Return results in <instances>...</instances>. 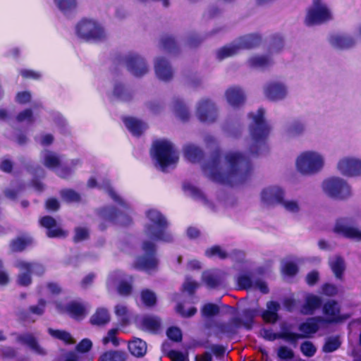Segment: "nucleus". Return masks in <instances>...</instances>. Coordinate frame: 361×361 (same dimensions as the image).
<instances>
[{"instance_id": "4c0bfd02", "label": "nucleus", "mask_w": 361, "mask_h": 361, "mask_svg": "<svg viewBox=\"0 0 361 361\" xmlns=\"http://www.w3.org/2000/svg\"><path fill=\"white\" fill-rule=\"evenodd\" d=\"M128 350L133 356L142 357L147 353V343L142 339L135 338L128 343Z\"/></svg>"}, {"instance_id": "338daca9", "label": "nucleus", "mask_w": 361, "mask_h": 361, "mask_svg": "<svg viewBox=\"0 0 361 361\" xmlns=\"http://www.w3.org/2000/svg\"><path fill=\"white\" fill-rule=\"evenodd\" d=\"M118 330L117 329H110L108 331L107 335L103 338V339H102L103 343L104 345H106L109 342H111L114 346H118L119 345V341H118V338H116V334L118 333Z\"/></svg>"}, {"instance_id": "58836bf2", "label": "nucleus", "mask_w": 361, "mask_h": 361, "mask_svg": "<svg viewBox=\"0 0 361 361\" xmlns=\"http://www.w3.org/2000/svg\"><path fill=\"white\" fill-rule=\"evenodd\" d=\"M323 312L325 315L329 317V322H334L339 319L340 307L338 303L335 300H329L323 307Z\"/></svg>"}, {"instance_id": "f3484780", "label": "nucleus", "mask_w": 361, "mask_h": 361, "mask_svg": "<svg viewBox=\"0 0 361 361\" xmlns=\"http://www.w3.org/2000/svg\"><path fill=\"white\" fill-rule=\"evenodd\" d=\"M123 61L128 71L135 77H142L149 71L145 60L137 54L129 53Z\"/></svg>"}, {"instance_id": "052dcab7", "label": "nucleus", "mask_w": 361, "mask_h": 361, "mask_svg": "<svg viewBox=\"0 0 361 361\" xmlns=\"http://www.w3.org/2000/svg\"><path fill=\"white\" fill-rule=\"evenodd\" d=\"M206 256L211 257L213 256H218L220 259H224L228 257V254L220 246L215 245L205 251Z\"/></svg>"}, {"instance_id": "4468645a", "label": "nucleus", "mask_w": 361, "mask_h": 361, "mask_svg": "<svg viewBox=\"0 0 361 361\" xmlns=\"http://www.w3.org/2000/svg\"><path fill=\"white\" fill-rule=\"evenodd\" d=\"M286 193V190L280 185H269L262 190L260 200L264 205L275 207L280 205Z\"/></svg>"}, {"instance_id": "9d476101", "label": "nucleus", "mask_w": 361, "mask_h": 361, "mask_svg": "<svg viewBox=\"0 0 361 361\" xmlns=\"http://www.w3.org/2000/svg\"><path fill=\"white\" fill-rule=\"evenodd\" d=\"M142 248L145 254L137 258L135 267L147 272L157 270L159 260L156 257L155 244L152 241L145 240Z\"/></svg>"}, {"instance_id": "5fc2aeb1", "label": "nucleus", "mask_w": 361, "mask_h": 361, "mask_svg": "<svg viewBox=\"0 0 361 361\" xmlns=\"http://www.w3.org/2000/svg\"><path fill=\"white\" fill-rule=\"evenodd\" d=\"M48 332L52 337H54L61 341H63L64 343H66L67 344H71V343H75L71 335L66 331L54 330V329L49 328L48 329Z\"/></svg>"}, {"instance_id": "473e14b6", "label": "nucleus", "mask_w": 361, "mask_h": 361, "mask_svg": "<svg viewBox=\"0 0 361 361\" xmlns=\"http://www.w3.org/2000/svg\"><path fill=\"white\" fill-rule=\"evenodd\" d=\"M322 305L320 297L312 294H308L305 297V303L301 307V313L303 314H312Z\"/></svg>"}, {"instance_id": "a878e982", "label": "nucleus", "mask_w": 361, "mask_h": 361, "mask_svg": "<svg viewBox=\"0 0 361 361\" xmlns=\"http://www.w3.org/2000/svg\"><path fill=\"white\" fill-rule=\"evenodd\" d=\"M39 222L42 226L48 229L47 235L49 238H63L66 235L64 231L56 226V221L53 217L45 216L40 219Z\"/></svg>"}, {"instance_id": "1a4fd4ad", "label": "nucleus", "mask_w": 361, "mask_h": 361, "mask_svg": "<svg viewBox=\"0 0 361 361\" xmlns=\"http://www.w3.org/2000/svg\"><path fill=\"white\" fill-rule=\"evenodd\" d=\"M322 190L330 197L345 200L352 196V190L348 183L339 177H332L323 181Z\"/></svg>"}, {"instance_id": "6e6552de", "label": "nucleus", "mask_w": 361, "mask_h": 361, "mask_svg": "<svg viewBox=\"0 0 361 361\" xmlns=\"http://www.w3.org/2000/svg\"><path fill=\"white\" fill-rule=\"evenodd\" d=\"M42 156L44 166L54 170L59 176L64 178L71 173L72 168L79 163L78 159L63 162L61 157L50 151H44Z\"/></svg>"}, {"instance_id": "c756f323", "label": "nucleus", "mask_w": 361, "mask_h": 361, "mask_svg": "<svg viewBox=\"0 0 361 361\" xmlns=\"http://www.w3.org/2000/svg\"><path fill=\"white\" fill-rule=\"evenodd\" d=\"M15 266L20 271L17 280L18 283L22 286H29L32 283L31 272L29 271L30 268L29 262L18 260L15 263Z\"/></svg>"}, {"instance_id": "37998d69", "label": "nucleus", "mask_w": 361, "mask_h": 361, "mask_svg": "<svg viewBox=\"0 0 361 361\" xmlns=\"http://www.w3.org/2000/svg\"><path fill=\"white\" fill-rule=\"evenodd\" d=\"M109 320V314L107 310L103 307L98 308L90 319L91 324L97 326L105 325Z\"/></svg>"}, {"instance_id": "2f4dec72", "label": "nucleus", "mask_w": 361, "mask_h": 361, "mask_svg": "<svg viewBox=\"0 0 361 361\" xmlns=\"http://www.w3.org/2000/svg\"><path fill=\"white\" fill-rule=\"evenodd\" d=\"M123 122L134 136H140L147 128V125L145 122L133 117L124 118Z\"/></svg>"}, {"instance_id": "a211bd4d", "label": "nucleus", "mask_w": 361, "mask_h": 361, "mask_svg": "<svg viewBox=\"0 0 361 361\" xmlns=\"http://www.w3.org/2000/svg\"><path fill=\"white\" fill-rule=\"evenodd\" d=\"M336 168L339 173L348 177L361 175V159L354 157H344L340 159Z\"/></svg>"}, {"instance_id": "774afa93", "label": "nucleus", "mask_w": 361, "mask_h": 361, "mask_svg": "<svg viewBox=\"0 0 361 361\" xmlns=\"http://www.w3.org/2000/svg\"><path fill=\"white\" fill-rule=\"evenodd\" d=\"M89 237V230L84 227H78L75 230L73 240L78 243L87 239Z\"/></svg>"}, {"instance_id": "6e6d98bb", "label": "nucleus", "mask_w": 361, "mask_h": 361, "mask_svg": "<svg viewBox=\"0 0 361 361\" xmlns=\"http://www.w3.org/2000/svg\"><path fill=\"white\" fill-rule=\"evenodd\" d=\"M142 326L147 330L155 331L160 327V319L157 317L148 316L142 319Z\"/></svg>"}, {"instance_id": "864d4df0", "label": "nucleus", "mask_w": 361, "mask_h": 361, "mask_svg": "<svg viewBox=\"0 0 361 361\" xmlns=\"http://www.w3.org/2000/svg\"><path fill=\"white\" fill-rule=\"evenodd\" d=\"M341 342L338 336H330L326 338L322 348L324 353H332L341 346Z\"/></svg>"}, {"instance_id": "7c9ffc66", "label": "nucleus", "mask_w": 361, "mask_h": 361, "mask_svg": "<svg viewBox=\"0 0 361 361\" xmlns=\"http://www.w3.org/2000/svg\"><path fill=\"white\" fill-rule=\"evenodd\" d=\"M239 50L252 49L260 44L261 37L257 34L244 35L235 39Z\"/></svg>"}, {"instance_id": "c03bdc74", "label": "nucleus", "mask_w": 361, "mask_h": 361, "mask_svg": "<svg viewBox=\"0 0 361 361\" xmlns=\"http://www.w3.org/2000/svg\"><path fill=\"white\" fill-rule=\"evenodd\" d=\"M66 312L73 318L80 319L85 314V306L78 302H71L66 306Z\"/></svg>"}, {"instance_id": "3c124183", "label": "nucleus", "mask_w": 361, "mask_h": 361, "mask_svg": "<svg viewBox=\"0 0 361 361\" xmlns=\"http://www.w3.org/2000/svg\"><path fill=\"white\" fill-rule=\"evenodd\" d=\"M173 110L176 116L182 121H186L190 116L189 111L182 100L177 99L173 102Z\"/></svg>"}, {"instance_id": "39448f33", "label": "nucleus", "mask_w": 361, "mask_h": 361, "mask_svg": "<svg viewBox=\"0 0 361 361\" xmlns=\"http://www.w3.org/2000/svg\"><path fill=\"white\" fill-rule=\"evenodd\" d=\"M146 214L149 222L145 226V234L154 241L171 242L173 236L166 231L168 226L166 218L157 209H149Z\"/></svg>"}, {"instance_id": "e433bc0d", "label": "nucleus", "mask_w": 361, "mask_h": 361, "mask_svg": "<svg viewBox=\"0 0 361 361\" xmlns=\"http://www.w3.org/2000/svg\"><path fill=\"white\" fill-rule=\"evenodd\" d=\"M240 51L235 41L226 44L216 51V56L219 61L224 60L228 57L233 56L238 54Z\"/></svg>"}, {"instance_id": "aec40b11", "label": "nucleus", "mask_w": 361, "mask_h": 361, "mask_svg": "<svg viewBox=\"0 0 361 361\" xmlns=\"http://www.w3.org/2000/svg\"><path fill=\"white\" fill-rule=\"evenodd\" d=\"M241 327V320L239 317H233L228 322H218L215 324L214 334L220 338L222 335L232 336Z\"/></svg>"}, {"instance_id": "b1692460", "label": "nucleus", "mask_w": 361, "mask_h": 361, "mask_svg": "<svg viewBox=\"0 0 361 361\" xmlns=\"http://www.w3.org/2000/svg\"><path fill=\"white\" fill-rule=\"evenodd\" d=\"M227 102L233 107H238L244 104L245 95L243 90L236 86L230 87L225 92Z\"/></svg>"}, {"instance_id": "0eeeda50", "label": "nucleus", "mask_w": 361, "mask_h": 361, "mask_svg": "<svg viewBox=\"0 0 361 361\" xmlns=\"http://www.w3.org/2000/svg\"><path fill=\"white\" fill-rule=\"evenodd\" d=\"M77 36L87 42H102L108 35L103 25L91 18H83L75 25Z\"/></svg>"}, {"instance_id": "7ed1b4c3", "label": "nucleus", "mask_w": 361, "mask_h": 361, "mask_svg": "<svg viewBox=\"0 0 361 361\" xmlns=\"http://www.w3.org/2000/svg\"><path fill=\"white\" fill-rule=\"evenodd\" d=\"M151 155L155 166L163 172L176 166L179 154L172 142L166 140H156L152 144Z\"/></svg>"}, {"instance_id": "20e7f679", "label": "nucleus", "mask_w": 361, "mask_h": 361, "mask_svg": "<svg viewBox=\"0 0 361 361\" xmlns=\"http://www.w3.org/2000/svg\"><path fill=\"white\" fill-rule=\"evenodd\" d=\"M102 187L106 190L109 195L124 209V211L118 212L114 207H106L99 211L101 218L116 224L128 225L131 221L128 214V210L130 209L128 204L116 194L108 180L104 183Z\"/></svg>"}, {"instance_id": "ea45409f", "label": "nucleus", "mask_w": 361, "mask_h": 361, "mask_svg": "<svg viewBox=\"0 0 361 361\" xmlns=\"http://www.w3.org/2000/svg\"><path fill=\"white\" fill-rule=\"evenodd\" d=\"M279 206L286 212L294 215L298 214L301 211V204L296 199H286L285 197Z\"/></svg>"}, {"instance_id": "cd10ccee", "label": "nucleus", "mask_w": 361, "mask_h": 361, "mask_svg": "<svg viewBox=\"0 0 361 361\" xmlns=\"http://www.w3.org/2000/svg\"><path fill=\"white\" fill-rule=\"evenodd\" d=\"M18 341L27 345L36 354L44 356L47 355L46 350L37 342L35 336L30 333H25L18 336Z\"/></svg>"}, {"instance_id": "e2e57ef3", "label": "nucleus", "mask_w": 361, "mask_h": 361, "mask_svg": "<svg viewBox=\"0 0 361 361\" xmlns=\"http://www.w3.org/2000/svg\"><path fill=\"white\" fill-rule=\"evenodd\" d=\"M300 350L305 356L311 357L314 355L317 348L312 342L305 341L300 345Z\"/></svg>"}, {"instance_id": "72a5a7b5", "label": "nucleus", "mask_w": 361, "mask_h": 361, "mask_svg": "<svg viewBox=\"0 0 361 361\" xmlns=\"http://www.w3.org/2000/svg\"><path fill=\"white\" fill-rule=\"evenodd\" d=\"M322 317H312L309 319L306 322L301 324L299 326V330L304 334L300 335V338H304L307 336L309 334L316 333L319 329V322H322Z\"/></svg>"}, {"instance_id": "69168bd1", "label": "nucleus", "mask_w": 361, "mask_h": 361, "mask_svg": "<svg viewBox=\"0 0 361 361\" xmlns=\"http://www.w3.org/2000/svg\"><path fill=\"white\" fill-rule=\"evenodd\" d=\"M277 355L281 360H288L294 357V352L291 348L283 345L278 348Z\"/></svg>"}, {"instance_id": "412c9836", "label": "nucleus", "mask_w": 361, "mask_h": 361, "mask_svg": "<svg viewBox=\"0 0 361 361\" xmlns=\"http://www.w3.org/2000/svg\"><path fill=\"white\" fill-rule=\"evenodd\" d=\"M306 130V121L301 118H295L287 123L283 135L288 139L297 138L303 135Z\"/></svg>"}, {"instance_id": "ddd939ff", "label": "nucleus", "mask_w": 361, "mask_h": 361, "mask_svg": "<svg viewBox=\"0 0 361 361\" xmlns=\"http://www.w3.org/2000/svg\"><path fill=\"white\" fill-rule=\"evenodd\" d=\"M356 221L353 217L338 219L334 226V232L345 238L361 241V231L356 226Z\"/></svg>"}, {"instance_id": "a18cd8bd", "label": "nucleus", "mask_w": 361, "mask_h": 361, "mask_svg": "<svg viewBox=\"0 0 361 361\" xmlns=\"http://www.w3.org/2000/svg\"><path fill=\"white\" fill-rule=\"evenodd\" d=\"M114 95L119 100L130 101L133 97V92L121 83H116L114 88Z\"/></svg>"}, {"instance_id": "09e8293b", "label": "nucleus", "mask_w": 361, "mask_h": 361, "mask_svg": "<svg viewBox=\"0 0 361 361\" xmlns=\"http://www.w3.org/2000/svg\"><path fill=\"white\" fill-rule=\"evenodd\" d=\"M223 130L228 137H238L241 134L242 126L237 122L227 121L223 126Z\"/></svg>"}, {"instance_id": "0e129e2a", "label": "nucleus", "mask_w": 361, "mask_h": 361, "mask_svg": "<svg viewBox=\"0 0 361 361\" xmlns=\"http://www.w3.org/2000/svg\"><path fill=\"white\" fill-rule=\"evenodd\" d=\"M283 40L281 37H276L273 39L269 49V52L271 54L280 52L283 48Z\"/></svg>"}, {"instance_id": "13d9d810", "label": "nucleus", "mask_w": 361, "mask_h": 361, "mask_svg": "<svg viewBox=\"0 0 361 361\" xmlns=\"http://www.w3.org/2000/svg\"><path fill=\"white\" fill-rule=\"evenodd\" d=\"M32 238L30 237L18 238L11 243V249L13 251H22L28 245L32 243Z\"/></svg>"}, {"instance_id": "bb28decb", "label": "nucleus", "mask_w": 361, "mask_h": 361, "mask_svg": "<svg viewBox=\"0 0 361 361\" xmlns=\"http://www.w3.org/2000/svg\"><path fill=\"white\" fill-rule=\"evenodd\" d=\"M247 65L254 69L264 71L274 64V61L269 55H254L247 61Z\"/></svg>"}, {"instance_id": "9b49d317", "label": "nucleus", "mask_w": 361, "mask_h": 361, "mask_svg": "<svg viewBox=\"0 0 361 361\" xmlns=\"http://www.w3.org/2000/svg\"><path fill=\"white\" fill-rule=\"evenodd\" d=\"M331 19L332 14L326 4L322 0H313L312 6L308 10L305 18L306 25H319Z\"/></svg>"}, {"instance_id": "2eb2a0df", "label": "nucleus", "mask_w": 361, "mask_h": 361, "mask_svg": "<svg viewBox=\"0 0 361 361\" xmlns=\"http://www.w3.org/2000/svg\"><path fill=\"white\" fill-rule=\"evenodd\" d=\"M196 115L202 122L214 123L218 118V109L211 99H202L197 104Z\"/></svg>"}, {"instance_id": "bf43d9fd", "label": "nucleus", "mask_w": 361, "mask_h": 361, "mask_svg": "<svg viewBox=\"0 0 361 361\" xmlns=\"http://www.w3.org/2000/svg\"><path fill=\"white\" fill-rule=\"evenodd\" d=\"M61 195L63 200L68 202H77L80 200V195L71 189L61 190Z\"/></svg>"}, {"instance_id": "f8f14e48", "label": "nucleus", "mask_w": 361, "mask_h": 361, "mask_svg": "<svg viewBox=\"0 0 361 361\" xmlns=\"http://www.w3.org/2000/svg\"><path fill=\"white\" fill-rule=\"evenodd\" d=\"M264 97L271 102H280L286 99L289 94L287 84L281 80H271L263 87Z\"/></svg>"}, {"instance_id": "f03ea898", "label": "nucleus", "mask_w": 361, "mask_h": 361, "mask_svg": "<svg viewBox=\"0 0 361 361\" xmlns=\"http://www.w3.org/2000/svg\"><path fill=\"white\" fill-rule=\"evenodd\" d=\"M264 114L265 110L259 108L255 113L249 114V118L252 120L249 127L252 140V145L250 148L252 154H261L267 149L266 140L271 128L264 119Z\"/></svg>"}, {"instance_id": "6ab92c4d", "label": "nucleus", "mask_w": 361, "mask_h": 361, "mask_svg": "<svg viewBox=\"0 0 361 361\" xmlns=\"http://www.w3.org/2000/svg\"><path fill=\"white\" fill-rule=\"evenodd\" d=\"M236 282L239 289H259L262 293L269 292V288L263 281L259 279H254L251 272H243L238 274Z\"/></svg>"}, {"instance_id": "603ef678", "label": "nucleus", "mask_w": 361, "mask_h": 361, "mask_svg": "<svg viewBox=\"0 0 361 361\" xmlns=\"http://www.w3.org/2000/svg\"><path fill=\"white\" fill-rule=\"evenodd\" d=\"M56 7L65 15L76 8V0H54Z\"/></svg>"}, {"instance_id": "680f3d73", "label": "nucleus", "mask_w": 361, "mask_h": 361, "mask_svg": "<svg viewBox=\"0 0 361 361\" xmlns=\"http://www.w3.org/2000/svg\"><path fill=\"white\" fill-rule=\"evenodd\" d=\"M219 307L213 303H207L202 308V314L204 317H209L217 315L219 313Z\"/></svg>"}, {"instance_id": "a19ab883", "label": "nucleus", "mask_w": 361, "mask_h": 361, "mask_svg": "<svg viewBox=\"0 0 361 361\" xmlns=\"http://www.w3.org/2000/svg\"><path fill=\"white\" fill-rule=\"evenodd\" d=\"M128 355L122 350H109L102 353L99 361H126Z\"/></svg>"}, {"instance_id": "423d86ee", "label": "nucleus", "mask_w": 361, "mask_h": 361, "mask_svg": "<svg viewBox=\"0 0 361 361\" xmlns=\"http://www.w3.org/2000/svg\"><path fill=\"white\" fill-rule=\"evenodd\" d=\"M324 164V156L314 150L301 152L295 161L297 170L305 176H313L319 173L323 169Z\"/></svg>"}, {"instance_id": "f257e3e1", "label": "nucleus", "mask_w": 361, "mask_h": 361, "mask_svg": "<svg viewBox=\"0 0 361 361\" xmlns=\"http://www.w3.org/2000/svg\"><path fill=\"white\" fill-rule=\"evenodd\" d=\"M252 170L249 159L237 152H228L221 161L220 152L215 151L202 165L204 175L214 182L235 185L245 182Z\"/></svg>"}, {"instance_id": "4d7b16f0", "label": "nucleus", "mask_w": 361, "mask_h": 361, "mask_svg": "<svg viewBox=\"0 0 361 361\" xmlns=\"http://www.w3.org/2000/svg\"><path fill=\"white\" fill-rule=\"evenodd\" d=\"M141 300L145 305L152 307L155 305L157 297L153 291L145 289L141 292Z\"/></svg>"}, {"instance_id": "f704fd0d", "label": "nucleus", "mask_w": 361, "mask_h": 361, "mask_svg": "<svg viewBox=\"0 0 361 361\" xmlns=\"http://www.w3.org/2000/svg\"><path fill=\"white\" fill-rule=\"evenodd\" d=\"M46 305V301L43 299H40L37 305H32L29 307V311H20L18 312V315L19 318L24 321H31L34 322V319H31L30 317V314H34L38 316L43 314L44 312V307Z\"/></svg>"}, {"instance_id": "393cba45", "label": "nucleus", "mask_w": 361, "mask_h": 361, "mask_svg": "<svg viewBox=\"0 0 361 361\" xmlns=\"http://www.w3.org/2000/svg\"><path fill=\"white\" fill-rule=\"evenodd\" d=\"M281 333H274L271 329H264L262 334L265 339L271 341L281 338L287 341L295 342L300 337L298 334L286 331L283 324L281 325Z\"/></svg>"}, {"instance_id": "c9c22d12", "label": "nucleus", "mask_w": 361, "mask_h": 361, "mask_svg": "<svg viewBox=\"0 0 361 361\" xmlns=\"http://www.w3.org/2000/svg\"><path fill=\"white\" fill-rule=\"evenodd\" d=\"M184 157L192 163L198 162L203 157L202 150L194 144H187L183 147Z\"/></svg>"}, {"instance_id": "79ce46f5", "label": "nucleus", "mask_w": 361, "mask_h": 361, "mask_svg": "<svg viewBox=\"0 0 361 361\" xmlns=\"http://www.w3.org/2000/svg\"><path fill=\"white\" fill-rule=\"evenodd\" d=\"M185 193L193 199L200 201L204 204L207 203V200L204 193L197 187L190 183H184L183 186Z\"/></svg>"}, {"instance_id": "8fccbe9b", "label": "nucleus", "mask_w": 361, "mask_h": 361, "mask_svg": "<svg viewBox=\"0 0 361 361\" xmlns=\"http://www.w3.org/2000/svg\"><path fill=\"white\" fill-rule=\"evenodd\" d=\"M329 264L336 277L341 279L345 270L344 259L341 257L336 256L330 260Z\"/></svg>"}, {"instance_id": "4be33fe9", "label": "nucleus", "mask_w": 361, "mask_h": 361, "mask_svg": "<svg viewBox=\"0 0 361 361\" xmlns=\"http://www.w3.org/2000/svg\"><path fill=\"white\" fill-rule=\"evenodd\" d=\"M154 71L157 77L163 81L171 80L173 71L169 62L164 57H157L154 61Z\"/></svg>"}, {"instance_id": "c85d7f7f", "label": "nucleus", "mask_w": 361, "mask_h": 361, "mask_svg": "<svg viewBox=\"0 0 361 361\" xmlns=\"http://www.w3.org/2000/svg\"><path fill=\"white\" fill-rule=\"evenodd\" d=\"M224 277V273L219 269L208 270L202 273L203 282L211 288L219 286Z\"/></svg>"}, {"instance_id": "de8ad7c7", "label": "nucleus", "mask_w": 361, "mask_h": 361, "mask_svg": "<svg viewBox=\"0 0 361 361\" xmlns=\"http://www.w3.org/2000/svg\"><path fill=\"white\" fill-rule=\"evenodd\" d=\"M160 45L164 51L169 53L173 54L178 50L176 42L171 35H163L160 39Z\"/></svg>"}, {"instance_id": "49530a36", "label": "nucleus", "mask_w": 361, "mask_h": 361, "mask_svg": "<svg viewBox=\"0 0 361 361\" xmlns=\"http://www.w3.org/2000/svg\"><path fill=\"white\" fill-rule=\"evenodd\" d=\"M257 311L255 309H245L243 311L241 317V326L246 329H251L254 322V318L257 316Z\"/></svg>"}, {"instance_id": "dca6fc26", "label": "nucleus", "mask_w": 361, "mask_h": 361, "mask_svg": "<svg viewBox=\"0 0 361 361\" xmlns=\"http://www.w3.org/2000/svg\"><path fill=\"white\" fill-rule=\"evenodd\" d=\"M132 278L126 279L124 274L121 271H115L111 273L106 281V286L113 288L117 285L118 293L123 296L130 294L132 291Z\"/></svg>"}, {"instance_id": "5701e85b", "label": "nucleus", "mask_w": 361, "mask_h": 361, "mask_svg": "<svg viewBox=\"0 0 361 361\" xmlns=\"http://www.w3.org/2000/svg\"><path fill=\"white\" fill-rule=\"evenodd\" d=\"M329 42L333 47L338 49L351 48L356 43L355 39L353 37L338 33L331 35Z\"/></svg>"}]
</instances>
